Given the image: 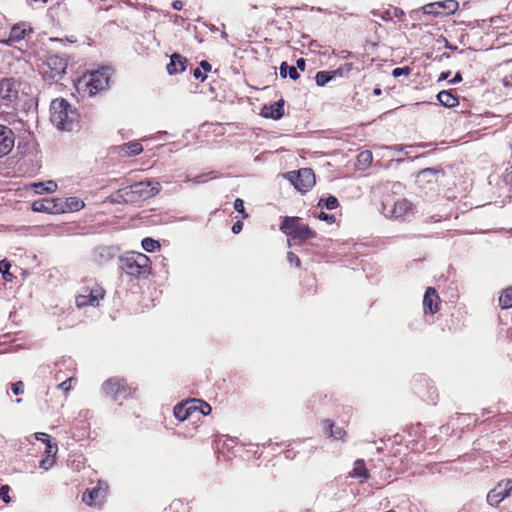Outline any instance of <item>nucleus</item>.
<instances>
[{
	"instance_id": "obj_48",
	"label": "nucleus",
	"mask_w": 512,
	"mask_h": 512,
	"mask_svg": "<svg viewBox=\"0 0 512 512\" xmlns=\"http://www.w3.org/2000/svg\"><path fill=\"white\" fill-rule=\"evenodd\" d=\"M305 67H306V62H305V59L303 58H299L297 61H296V69H300L301 71H304L305 70Z\"/></svg>"
},
{
	"instance_id": "obj_13",
	"label": "nucleus",
	"mask_w": 512,
	"mask_h": 512,
	"mask_svg": "<svg viewBox=\"0 0 512 512\" xmlns=\"http://www.w3.org/2000/svg\"><path fill=\"white\" fill-rule=\"evenodd\" d=\"M133 193H138L142 198H150L160 191L159 182H139L131 186Z\"/></svg>"
},
{
	"instance_id": "obj_52",
	"label": "nucleus",
	"mask_w": 512,
	"mask_h": 512,
	"mask_svg": "<svg viewBox=\"0 0 512 512\" xmlns=\"http://www.w3.org/2000/svg\"><path fill=\"white\" fill-rule=\"evenodd\" d=\"M461 81H462V76H461V74H460L459 72H457V73L455 74L454 78H453L452 80H450L449 82H450L451 84H457V83H459V82H461Z\"/></svg>"
},
{
	"instance_id": "obj_28",
	"label": "nucleus",
	"mask_w": 512,
	"mask_h": 512,
	"mask_svg": "<svg viewBox=\"0 0 512 512\" xmlns=\"http://www.w3.org/2000/svg\"><path fill=\"white\" fill-rule=\"evenodd\" d=\"M287 75H289V77L292 80H297L299 78V74L296 70V67L289 66L286 62H282L280 66V76L282 78H286Z\"/></svg>"
},
{
	"instance_id": "obj_18",
	"label": "nucleus",
	"mask_w": 512,
	"mask_h": 512,
	"mask_svg": "<svg viewBox=\"0 0 512 512\" xmlns=\"http://www.w3.org/2000/svg\"><path fill=\"white\" fill-rule=\"evenodd\" d=\"M59 208L61 213L79 211L84 207V202L77 197H69L66 199L59 198Z\"/></svg>"
},
{
	"instance_id": "obj_60",
	"label": "nucleus",
	"mask_w": 512,
	"mask_h": 512,
	"mask_svg": "<svg viewBox=\"0 0 512 512\" xmlns=\"http://www.w3.org/2000/svg\"><path fill=\"white\" fill-rule=\"evenodd\" d=\"M383 206H384V209L386 210V209H387L388 204H387V203H383Z\"/></svg>"
},
{
	"instance_id": "obj_45",
	"label": "nucleus",
	"mask_w": 512,
	"mask_h": 512,
	"mask_svg": "<svg viewBox=\"0 0 512 512\" xmlns=\"http://www.w3.org/2000/svg\"><path fill=\"white\" fill-rule=\"evenodd\" d=\"M318 218L320 220L327 221V222H334V220H335L334 215L327 214L325 212H320V214L318 215Z\"/></svg>"
},
{
	"instance_id": "obj_46",
	"label": "nucleus",
	"mask_w": 512,
	"mask_h": 512,
	"mask_svg": "<svg viewBox=\"0 0 512 512\" xmlns=\"http://www.w3.org/2000/svg\"><path fill=\"white\" fill-rule=\"evenodd\" d=\"M242 228H243V223H242L241 221H236V222L233 224V226H232V232H233L234 234H238V233H240V232H241Z\"/></svg>"
},
{
	"instance_id": "obj_4",
	"label": "nucleus",
	"mask_w": 512,
	"mask_h": 512,
	"mask_svg": "<svg viewBox=\"0 0 512 512\" xmlns=\"http://www.w3.org/2000/svg\"><path fill=\"white\" fill-rule=\"evenodd\" d=\"M280 229L287 236L300 241L316 237V232L303 224L298 217H285Z\"/></svg>"
},
{
	"instance_id": "obj_6",
	"label": "nucleus",
	"mask_w": 512,
	"mask_h": 512,
	"mask_svg": "<svg viewBox=\"0 0 512 512\" xmlns=\"http://www.w3.org/2000/svg\"><path fill=\"white\" fill-rule=\"evenodd\" d=\"M287 177L300 192L310 190L315 184V175L310 168H303L297 172H289Z\"/></svg>"
},
{
	"instance_id": "obj_37",
	"label": "nucleus",
	"mask_w": 512,
	"mask_h": 512,
	"mask_svg": "<svg viewBox=\"0 0 512 512\" xmlns=\"http://www.w3.org/2000/svg\"><path fill=\"white\" fill-rule=\"evenodd\" d=\"M10 487L8 485H3L0 487V498L5 502L9 503L11 498L9 496Z\"/></svg>"
},
{
	"instance_id": "obj_29",
	"label": "nucleus",
	"mask_w": 512,
	"mask_h": 512,
	"mask_svg": "<svg viewBox=\"0 0 512 512\" xmlns=\"http://www.w3.org/2000/svg\"><path fill=\"white\" fill-rule=\"evenodd\" d=\"M444 4L441 2L429 3L423 7L425 14L431 15H445L446 11L442 10Z\"/></svg>"
},
{
	"instance_id": "obj_56",
	"label": "nucleus",
	"mask_w": 512,
	"mask_h": 512,
	"mask_svg": "<svg viewBox=\"0 0 512 512\" xmlns=\"http://www.w3.org/2000/svg\"><path fill=\"white\" fill-rule=\"evenodd\" d=\"M373 94H374L375 96H380V95L382 94V90H381V88H379V87L374 88V90H373Z\"/></svg>"
},
{
	"instance_id": "obj_54",
	"label": "nucleus",
	"mask_w": 512,
	"mask_h": 512,
	"mask_svg": "<svg viewBox=\"0 0 512 512\" xmlns=\"http://www.w3.org/2000/svg\"><path fill=\"white\" fill-rule=\"evenodd\" d=\"M204 181H205L204 175H199V176H196V177H194L192 179V182L195 183V184L202 183Z\"/></svg>"
},
{
	"instance_id": "obj_35",
	"label": "nucleus",
	"mask_w": 512,
	"mask_h": 512,
	"mask_svg": "<svg viewBox=\"0 0 512 512\" xmlns=\"http://www.w3.org/2000/svg\"><path fill=\"white\" fill-rule=\"evenodd\" d=\"M441 3L444 4L442 10L446 11L445 15L454 12L458 6L457 2L454 0H448L446 2Z\"/></svg>"
},
{
	"instance_id": "obj_44",
	"label": "nucleus",
	"mask_w": 512,
	"mask_h": 512,
	"mask_svg": "<svg viewBox=\"0 0 512 512\" xmlns=\"http://www.w3.org/2000/svg\"><path fill=\"white\" fill-rule=\"evenodd\" d=\"M35 438L39 441H42L44 442L45 444L50 442V436L46 433H43V432H37L35 433Z\"/></svg>"
},
{
	"instance_id": "obj_9",
	"label": "nucleus",
	"mask_w": 512,
	"mask_h": 512,
	"mask_svg": "<svg viewBox=\"0 0 512 512\" xmlns=\"http://www.w3.org/2000/svg\"><path fill=\"white\" fill-rule=\"evenodd\" d=\"M18 84L13 78H4L0 81V98L11 103L18 98Z\"/></svg>"
},
{
	"instance_id": "obj_36",
	"label": "nucleus",
	"mask_w": 512,
	"mask_h": 512,
	"mask_svg": "<svg viewBox=\"0 0 512 512\" xmlns=\"http://www.w3.org/2000/svg\"><path fill=\"white\" fill-rule=\"evenodd\" d=\"M324 205H325V207H326L327 209H329V210H333V209H335V208H337V207H338L339 202H338V200H337V198H336V197H334V196H329L327 199H325V201H324Z\"/></svg>"
},
{
	"instance_id": "obj_16",
	"label": "nucleus",
	"mask_w": 512,
	"mask_h": 512,
	"mask_svg": "<svg viewBox=\"0 0 512 512\" xmlns=\"http://www.w3.org/2000/svg\"><path fill=\"white\" fill-rule=\"evenodd\" d=\"M438 300L439 296L436 290L432 287L427 288L423 298V307L425 312L435 314L438 311Z\"/></svg>"
},
{
	"instance_id": "obj_19",
	"label": "nucleus",
	"mask_w": 512,
	"mask_h": 512,
	"mask_svg": "<svg viewBox=\"0 0 512 512\" xmlns=\"http://www.w3.org/2000/svg\"><path fill=\"white\" fill-rule=\"evenodd\" d=\"M412 208V204L407 199H399L393 203L388 211L391 216L399 218L407 214Z\"/></svg>"
},
{
	"instance_id": "obj_30",
	"label": "nucleus",
	"mask_w": 512,
	"mask_h": 512,
	"mask_svg": "<svg viewBox=\"0 0 512 512\" xmlns=\"http://www.w3.org/2000/svg\"><path fill=\"white\" fill-rule=\"evenodd\" d=\"M353 476L356 478L367 479L368 470L365 467L363 460H357L353 468Z\"/></svg>"
},
{
	"instance_id": "obj_27",
	"label": "nucleus",
	"mask_w": 512,
	"mask_h": 512,
	"mask_svg": "<svg viewBox=\"0 0 512 512\" xmlns=\"http://www.w3.org/2000/svg\"><path fill=\"white\" fill-rule=\"evenodd\" d=\"M121 150L127 156H136L143 151V147L139 142H129L124 144Z\"/></svg>"
},
{
	"instance_id": "obj_7",
	"label": "nucleus",
	"mask_w": 512,
	"mask_h": 512,
	"mask_svg": "<svg viewBox=\"0 0 512 512\" xmlns=\"http://www.w3.org/2000/svg\"><path fill=\"white\" fill-rule=\"evenodd\" d=\"M104 290L95 285L92 288L85 287L82 292L76 296V305L79 308L92 306L96 307L99 305L100 300L104 298Z\"/></svg>"
},
{
	"instance_id": "obj_33",
	"label": "nucleus",
	"mask_w": 512,
	"mask_h": 512,
	"mask_svg": "<svg viewBox=\"0 0 512 512\" xmlns=\"http://www.w3.org/2000/svg\"><path fill=\"white\" fill-rule=\"evenodd\" d=\"M358 162L363 165L364 167H367L369 166L372 161H373V155H372V152L369 151V150H365V151H362L361 153H359L358 157Z\"/></svg>"
},
{
	"instance_id": "obj_24",
	"label": "nucleus",
	"mask_w": 512,
	"mask_h": 512,
	"mask_svg": "<svg viewBox=\"0 0 512 512\" xmlns=\"http://www.w3.org/2000/svg\"><path fill=\"white\" fill-rule=\"evenodd\" d=\"M27 31L31 32V29H27L25 24H16L11 29L10 40L20 41L24 39Z\"/></svg>"
},
{
	"instance_id": "obj_40",
	"label": "nucleus",
	"mask_w": 512,
	"mask_h": 512,
	"mask_svg": "<svg viewBox=\"0 0 512 512\" xmlns=\"http://www.w3.org/2000/svg\"><path fill=\"white\" fill-rule=\"evenodd\" d=\"M411 72V69L409 67H398V68H395L393 71H392V75L394 77H399L401 75H406L408 76Z\"/></svg>"
},
{
	"instance_id": "obj_22",
	"label": "nucleus",
	"mask_w": 512,
	"mask_h": 512,
	"mask_svg": "<svg viewBox=\"0 0 512 512\" xmlns=\"http://www.w3.org/2000/svg\"><path fill=\"white\" fill-rule=\"evenodd\" d=\"M323 425L325 433L335 440L342 439L346 434L344 429L341 427H336L334 429V424L330 420H324Z\"/></svg>"
},
{
	"instance_id": "obj_17",
	"label": "nucleus",
	"mask_w": 512,
	"mask_h": 512,
	"mask_svg": "<svg viewBox=\"0 0 512 512\" xmlns=\"http://www.w3.org/2000/svg\"><path fill=\"white\" fill-rule=\"evenodd\" d=\"M187 59L178 53H174L170 57V62L167 65V72L170 75L181 73L186 69Z\"/></svg>"
},
{
	"instance_id": "obj_21",
	"label": "nucleus",
	"mask_w": 512,
	"mask_h": 512,
	"mask_svg": "<svg viewBox=\"0 0 512 512\" xmlns=\"http://www.w3.org/2000/svg\"><path fill=\"white\" fill-rule=\"evenodd\" d=\"M438 101L447 108L455 107L459 104L458 98L450 91L443 90L437 94Z\"/></svg>"
},
{
	"instance_id": "obj_14",
	"label": "nucleus",
	"mask_w": 512,
	"mask_h": 512,
	"mask_svg": "<svg viewBox=\"0 0 512 512\" xmlns=\"http://www.w3.org/2000/svg\"><path fill=\"white\" fill-rule=\"evenodd\" d=\"M47 66L50 69L49 77L58 80L65 74L67 63L63 58L54 55L47 59Z\"/></svg>"
},
{
	"instance_id": "obj_62",
	"label": "nucleus",
	"mask_w": 512,
	"mask_h": 512,
	"mask_svg": "<svg viewBox=\"0 0 512 512\" xmlns=\"http://www.w3.org/2000/svg\"><path fill=\"white\" fill-rule=\"evenodd\" d=\"M322 202H323V199H320L318 202V205H321Z\"/></svg>"
},
{
	"instance_id": "obj_61",
	"label": "nucleus",
	"mask_w": 512,
	"mask_h": 512,
	"mask_svg": "<svg viewBox=\"0 0 512 512\" xmlns=\"http://www.w3.org/2000/svg\"><path fill=\"white\" fill-rule=\"evenodd\" d=\"M322 202H323V199H320L318 202V205H321Z\"/></svg>"
},
{
	"instance_id": "obj_39",
	"label": "nucleus",
	"mask_w": 512,
	"mask_h": 512,
	"mask_svg": "<svg viewBox=\"0 0 512 512\" xmlns=\"http://www.w3.org/2000/svg\"><path fill=\"white\" fill-rule=\"evenodd\" d=\"M57 451H58L57 444L52 443L51 441L46 443L45 453L47 454L48 457H50V456L54 457L56 455Z\"/></svg>"
},
{
	"instance_id": "obj_55",
	"label": "nucleus",
	"mask_w": 512,
	"mask_h": 512,
	"mask_svg": "<svg viewBox=\"0 0 512 512\" xmlns=\"http://www.w3.org/2000/svg\"><path fill=\"white\" fill-rule=\"evenodd\" d=\"M449 75H450V72H449V71H447V72H442V73H441V75H440V77H439V81L448 79Z\"/></svg>"
},
{
	"instance_id": "obj_34",
	"label": "nucleus",
	"mask_w": 512,
	"mask_h": 512,
	"mask_svg": "<svg viewBox=\"0 0 512 512\" xmlns=\"http://www.w3.org/2000/svg\"><path fill=\"white\" fill-rule=\"evenodd\" d=\"M142 247L147 252H153L160 247V244L152 238H144L142 240Z\"/></svg>"
},
{
	"instance_id": "obj_23",
	"label": "nucleus",
	"mask_w": 512,
	"mask_h": 512,
	"mask_svg": "<svg viewBox=\"0 0 512 512\" xmlns=\"http://www.w3.org/2000/svg\"><path fill=\"white\" fill-rule=\"evenodd\" d=\"M439 171L433 168H426L419 172L418 174V182L419 183H436L438 181Z\"/></svg>"
},
{
	"instance_id": "obj_15",
	"label": "nucleus",
	"mask_w": 512,
	"mask_h": 512,
	"mask_svg": "<svg viewBox=\"0 0 512 512\" xmlns=\"http://www.w3.org/2000/svg\"><path fill=\"white\" fill-rule=\"evenodd\" d=\"M284 100L280 99L272 105H264L261 109V116L265 118L280 119L284 115Z\"/></svg>"
},
{
	"instance_id": "obj_51",
	"label": "nucleus",
	"mask_w": 512,
	"mask_h": 512,
	"mask_svg": "<svg viewBox=\"0 0 512 512\" xmlns=\"http://www.w3.org/2000/svg\"><path fill=\"white\" fill-rule=\"evenodd\" d=\"M200 67H201L205 72H209V71L211 70V65H210L207 61H205V60H203V61H201V62H200Z\"/></svg>"
},
{
	"instance_id": "obj_20",
	"label": "nucleus",
	"mask_w": 512,
	"mask_h": 512,
	"mask_svg": "<svg viewBox=\"0 0 512 512\" xmlns=\"http://www.w3.org/2000/svg\"><path fill=\"white\" fill-rule=\"evenodd\" d=\"M342 72L341 70H333V71H319L317 72L315 76L316 84L318 86H324L328 82H330L332 79H334L336 76H341Z\"/></svg>"
},
{
	"instance_id": "obj_63",
	"label": "nucleus",
	"mask_w": 512,
	"mask_h": 512,
	"mask_svg": "<svg viewBox=\"0 0 512 512\" xmlns=\"http://www.w3.org/2000/svg\"><path fill=\"white\" fill-rule=\"evenodd\" d=\"M322 202H323V199H320L318 202V205H321Z\"/></svg>"
},
{
	"instance_id": "obj_57",
	"label": "nucleus",
	"mask_w": 512,
	"mask_h": 512,
	"mask_svg": "<svg viewBox=\"0 0 512 512\" xmlns=\"http://www.w3.org/2000/svg\"><path fill=\"white\" fill-rule=\"evenodd\" d=\"M10 277H11V274H10L7 270H5V271L3 272V278H4L5 280H10Z\"/></svg>"
},
{
	"instance_id": "obj_11",
	"label": "nucleus",
	"mask_w": 512,
	"mask_h": 512,
	"mask_svg": "<svg viewBox=\"0 0 512 512\" xmlns=\"http://www.w3.org/2000/svg\"><path fill=\"white\" fill-rule=\"evenodd\" d=\"M108 485L99 481L97 486L83 494L82 500L88 505H95L106 496Z\"/></svg>"
},
{
	"instance_id": "obj_50",
	"label": "nucleus",
	"mask_w": 512,
	"mask_h": 512,
	"mask_svg": "<svg viewBox=\"0 0 512 512\" xmlns=\"http://www.w3.org/2000/svg\"><path fill=\"white\" fill-rule=\"evenodd\" d=\"M172 7L175 10H181L183 8V2L181 0H175L172 3Z\"/></svg>"
},
{
	"instance_id": "obj_41",
	"label": "nucleus",
	"mask_w": 512,
	"mask_h": 512,
	"mask_svg": "<svg viewBox=\"0 0 512 512\" xmlns=\"http://www.w3.org/2000/svg\"><path fill=\"white\" fill-rule=\"evenodd\" d=\"M287 260L290 264H295L297 267H299L300 265V259L298 258V256L296 254H294L293 252H288L287 254Z\"/></svg>"
},
{
	"instance_id": "obj_42",
	"label": "nucleus",
	"mask_w": 512,
	"mask_h": 512,
	"mask_svg": "<svg viewBox=\"0 0 512 512\" xmlns=\"http://www.w3.org/2000/svg\"><path fill=\"white\" fill-rule=\"evenodd\" d=\"M72 380H73L72 378L66 379L65 381H63L62 383H60L58 385V388L63 390L65 393H67L71 389V381Z\"/></svg>"
},
{
	"instance_id": "obj_26",
	"label": "nucleus",
	"mask_w": 512,
	"mask_h": 512,
	"mask_svg": "<svg viewBox=\"0 0 512 512\" xmlns=\"http://www.w3.org/2000/svg\"><path fill=\"white\" fill-rule=\"evenodd\" d=\"M95 255L99 261H108L115 256V251L112 247L101 246L95 250Z\"/></svg>"
},
{
	"instance_id": "obj_58",
	"label": "nucleus",
	"mask_w": 512,
	"mask_h": 512,
	"mask_svg": "<svg viewBox=\"0 0 512 512\" xmlns=\"http://www.w3.org/2000/svg\"><path fill=\"white\" fill-rule=\"evenodd\" d=\"M0 265H3L7 271H8V268L10 267V264L6 260L1 261Z\"/></svg>"
},
{
	"instance_id": "obj_59",
	"label": "nucleus",
	"mask_w": 512,
	"mask_h": 512,
	"mask_svg": "<svg viewBox=\"0 0 512 512\" xmlns=\"http://www.w3.org/2000/svg\"><path fill=\"white\" fill-rule=\"evenodd\" d=\"M45 463H46V460H42L41 463H40V467L44 468V469H48L47 466H45Z\"/></svg>"
},
{
	"instance_id": "obj_3",
	"label": "nucleus",
	"mask_w": 512,
	"mask_h": 512,
	"mask_svg": "<svg viewBox=\"0 0 512 512\" xmlns=\"http://www.w3.org/2000/svg\"><path fill=\"white\" fill-rule=\"evenodd\" d=\"M121 269L135 278L146 277L149 274V258L142 254H131L120 259Z\"/></svg>"
},
{
	"instance_id": "obj_31",
	"label": "nucleus",
	"mask_w": 512,
	"mask_h": 512,
	"mask_svg": "<svg viewBox=\"0 0 512 512\" xmlns=\"http://www.w3.org/2000/svg\"><path fill=\"white\" fill-rule=\"evenodd\" d=\"M499 305L503 309L512 307V288L505 289L499 297Z\"/></svg>"
},
{
	"instance_id": "obj_49",
	"label": "nucleus",
	"mask_w": 512,
	"mask_h": 512,
	"mask_svg": "<svg viewBox=\"0 0 512 512\" xmlns=\"http://www.w3.org/2000/svg\"><path fill=\"white\" fill-rule=\"evenodd\" d=\"M210 412H211V407H210V405H209V404H207V403H203L202 408H201V413H202L203 415H207V414H209Z\"/></svg>"
},
{
	"instance_id": "obj_1",
	"label": "nucleus",
	"mask_w": 512,
	"mask_h": 512,
	"mask_svg": "<svg viewBox=\"0 0 512 512\" xmlns=\"http://www.w3.org/2000/svg\"><path fill=\"white\" fill-rule=\"evenodd\" d=\"M50 112V120L59 130H73L78 120V113L67 100L63 98L54 99L50 105Z\"/></svg>"
},
{
	"instance_id": "obj_53",
	"label": "nucleus",
	"mask_w": 512,
	"mask_h": 512,
	"mask_svg": "<svg viewBox=\"0 0 512 512\" xmlns=\"http://www.w3.org/2000/svg\"><path fill=\"white\" fill-rule=\"evenodd\" d=\"M185 404H186V405H187V407L189 408V413H190V415H191L194 411H196V409H197V408H196V406L194 405V401H189V402H186Z\"/></svg>"
},
{
	"instance_id": "obj_12",
	"label": "nucleus",
	"mask_w": 512,
	"mask_h": 512,
	"mask_svg": "<svg viewBox=\"0 0 512 512\" xmlns=\"http://www.w3.org/2000/svg\"><path fill=\"white\" fill-rule=\"evenodd\" d=\"M59 198H45L34 201L32 209L35 212H46L51 214H61V208H59Z\"/></svg>"
},
{
	"instance_id": "obj_38",
	"label": "nucleus",
	"mask_w": 512,
	"mask_h": 512,
	"mask_svg": "<svg viewBox=\"0 0 512 512\" xmlns=\"http://www.w3.org/2000/svg\"><path fill=\"white\" fill-rule=\"evenodd\" d=\"M234 209L241 213L243 218H246L248 217V215L245 213V210H244V202L242 199L240 198H237L235 201H234Z\"/></svg>"
},
{
	"instance_id": "obj_47",
	"label": "nucleus",
	"mask_w": 512,
	"mask_h": 512,
	"mask_svg": "<svg viewBox=\"0 0 512 512\" xmlns=\"http://www.w3.org/2000/svg\"><path fill=\"white\" fill-rule=\"evenodd\" d=\"M193 76L196 78V79H200L201 81H204L206 79V75L204 73L201 72V70L199 68H196L193 72Z\"/></svg>"
},
{
	"instance_id": "obj_32",
	"label": "nucleus",
	"mask_w": 512,
	"mask_h": 512,
	"mask_svg": "<svg viewBox=\"0 0 512 512\" xmlns=\"http://www.w3.org/2000/svg\"><path fill=\"white\" fill-rule=\"evenodd\" d=\"M174 416L180 420L185 421L190 417L189 408L186 404H178L174 408Z\"/></svg>"
},
{
	"instance_id": "obj_10",
	"label": "nucleus",
	"mask_w": 512,
	"mask_h": 512,
	"mask_svg": "<svg viewBox=\"0 0 512 512\" xmlns=\"http://www.w3.org/2000/svg\"><path fill=\"white\" fill-rule=\"evenodd\" d=\"M15 137L13 131L0 124V158L8 155L14 147Z\"/></svg>"
},
{
	"instance_id": "obj_5",
	"label": "nucleus",
	"mask_w": 512,
	"mask_h": 512,
	"mask_svg": "<svg viewBox=\"0 0 512 512\" xmlns=\"http://www.w3.org/2000/svg\"><path fill=\"white\" fill-rule=\"evenodd\" d=\"M106 395L113 397L115 401L126 399L131 395V389L124 379L110 378L102 385Z\"/></svg>"
},
{
	"instance_id": "obj_2",
	"label": "nucleus",
	"mask_w": 512,
	"mask_h": 512,
	"mask_svg": "<svg viewBox=\"0 0 512 512\" xmlns=\"http://www.w3.org/2000/svg\"><path fill=\"white\" fill-rule=\"evenodd\" d=\"M110 75L111 70L108 67L91 72L78 81L77 90L88 96H94L109 86Z\"/></svg>"
},
{
	"instance_id": "obj_25",
	"label": "nucleus",
	"mask_w": 512,
	"mask_h": 512,
	"mask_svg": "<svg viewBox=\"0 0 512 512\" xmlns=\"http://www.w3.org/2000/svg\"><path fill=\"white\" fill-rule=\"evenodd\" d=\"M33 187L35 188V192L39 194L43 192L52 193L57 189V184L55 181L49 180L46 182L34 183Z\"/></svg>"
},
{
	"instance_id": "obj_8",
	"label": "nucleus",
	"mask_w": 512,
	"mask_h": 512,
	"mask_svg": "<svg viewBox=\"0 0 512 512\" xmlns=\"http://www.w3.org/2000/svg\"><path fill=\"white\" fill-rule=\"evenodd\" d=\"M512 491V480H501L495 488L487 494V502L491 506H497L501 501L510 495Z\"/></svg>"
},
{
	"instance_id": "obj_43",
	"label": "nucleus",
	"mask_w": 512,
	"mask_h": 512,
	"mask_svg": "<svg viewBox=\"0 0 512 512\" xmlns=\"http://www.w3.org/2000/svg\"><path fill=\"white\" fill-rule=\"evenodd\" d=\"M12 392L15 394V395H19V394H22L23 393V382L22 381H18L16 383H14L12 385Z\"/></svg>"
}]
</instances>
